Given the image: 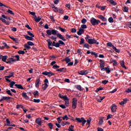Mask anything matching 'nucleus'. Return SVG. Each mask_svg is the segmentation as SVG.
Listing matches in <instances>:
<instances>
[{
	"label": "nucleus",
	"mask_w": 131,
	"mask_h": 131,
	"mask_svg": "<svg viewBox=\"0 0 131 131\" xmlns=\"http://www.w3.org/2000/svg\"><path fill=\"white\" fill-rule=\"evenodd\" d=\"M57 32L58 31L56 30H47L46 31L47 35L49 36H51L52 35H56L57 38H59L60 39H61L63 41H66L67 39L63 36V35L60 33H57Z\"/></svg>",
	"instance_id": "1"
},
{
	"label": "nucleus",
	"mask_w": 131,
	"mask_h": 131,
	"mask_svg": "<svg viewBox=\"0 0 131 131\" xmlns=\"http://www.w3.org/2000/svg\"><path fill=\"white\" fill-rule=\"evenodd\" d=\"M47 42H48V48L50 50H52L53 48L51 47H55L57 43V42H55V41L52 42L50 39H48L47 40Z\"/></svg>",
	"instance_id": "2"
},
{
	"label": "nucleus",
	"mask_w": 131,
	"mask_h": 131,
	"mask_svg": "<svg viewBox=\"0 0 131 131\" xmlns=\"http://www.w3.org/2000/svg\"><path fill=\"white\" fill-rule=\"evenodd\" d=\"M90 22L93 26L98 25L99 23H101L100 20L96 19L94 17H92L90 19Z\"/></svg>",
	"instance_id": "3"
},
{
	"label": "nucleus",
	"mask_w": 131,
	"mask_h": 131,
	"mask_svg": "<svg viewBox=\"0 0 131 131\" xmlns=\"http://www.w3.org/2000/svg\"><path fill=\"white\" fill-rule=\"evenodd\" d=\"M76 120L79 123H82V126H84L85 124V122H86V120L84 119V117H81V118H76Z\"/></svg>",
	"instance_id": "4"
},
{
	"label": "nucleus",
	"mask_w": 131,
	"mask_h": 131,
	"mask_svg": "<svg viewBox=\"0 0 131 131\" xmlns=\"http://www.w3.org/2000/svg\"><path fill=\"white\" fill-rule=\"evenodd\" d=\"M77 102H78V100H77V98H73L72 107L73 109H75V108H77Z\"/></svg>",
	"instance_id": "5"
},
{
	"label": "nucleus",
	"mask_w": 131,
	"mask_h": 131,
	"mask_svg": "<svg viewBox=\"0 0 131 131\" xmlns=\"http://www.w3.org/2000/svg\"><path fill=\"white\" fill-rule=\"evenodd\" d=\"M88 42L91 45H94L95 43H96L97 45H99V42H98L96 39H95V38L89 39V40H88Z\"/></svg>",
	"instance_id": "6"
},
{
	"label": "nucleus",
	"mask_w": 131,
	"mask_h": 131,
	"mask_svg": "<svg viewBox=\"0 0 131 131\" xmlns=\"http://www.w3.org/2000/svg\"><path fill=\"white\" fill-rule=\"evenodd\" d=\"M98 19H100L103 22H107V19L102 15H99L97 16Z\"/></svg>",
	"instance_id": "7"
},
{
	"label": "nucleus",
	"mask_w": 131,
	"mask_h": 131,
	"mask_svg": "<svg viewBox=\"0 0 131 131\" xmlns=\"http://www.w3.org/2000/svg\"><path fill=\"white\" fill-rule=\"evenodd\" d=\"M7 61H6V62L7 64H12L13 63L12 62H14L16 61V59H14L13 58H9V59H8Z\"/></svg>",
	"instance_id": "8"
},
{
	"label": "nucleus",
	"mask_w": 131,
	"mask_h": 131,
	"mask_svg": "<svg viewBox=\"0 0 131 131\" xmlns=\"http://www.w3.org/2000/svg\"><path fill=\"white\" fill-rule=\"evenodd\" d=\"M85 32V30L82 28H80L79 31L77 32V34L79 36H81L82 34H84Z\"/></svg>",
	"instance_id": "9"
},
{
	"label": "nucleus",
	"mask_w": 131,
	"mask_h": 131,
	"mask_svg": "<svg viewBox=\"0 0 131 131\" xmlns=\"http://www.w3.org/2000/svg\"><path fill=\"white\" fill-rule=\"evenodd\" d=\"M59 97L61 98V99H63L64 100V101H66V100H70V99L68 98L67 97V96L65 95V96H63L61 94H58Z\"/></svg>",
	"instance_id": "10"
},
{
	"label": "nucleus",
	"mask_w": 131,
	"mask_h": 131,
	"mask_svg": "<svg viewBox=\"0 0 131 131\" xmlns=\"http://www.w3.org/2000/svg\"><path fill=\"white\" fill-rule=\"evenodd\" d=\"M88 73H89V72L88 70L80 71V72H78V74L80 75H87Z\"/></svg>",
	"instance_id": "11"
},
{
	"label": "nucleus",
	"mask_w": 131,
	"mask_h": 131,
	"mask_svg": "<svg viewBox=\"0 0 131 131\" xmlns=\"http://www.w3.org/2000/svg\"><path fill=\"white\" fill-rule=\"evenodd\" d=\"M99 61L100 62L99 63V64H100V68H104V66H105V63H104V61L102 59H100L99 60Z\"/></svg>",
	"instance_id": "12"
},
{
	"label": "nucleus",
	"mask_w": 131,
	"mask_h": 131,
	"mask_svg": "<svg viewBox=\"0 0 131 131\" xmlns=\"http://www.w3.org/2000/svg\"><path fill=\"white\" fill-rule=\"evenodd\" d=\"M67 71V69H66V68H61V69H57V70H56L57 72H63V73H66Z\"/></svg>",
	"instance_id": "13"
},
{
	"label": "nucleus",
	"mask_w": 131,
	"mask_h": 131,
	"mask_svg": "<svg viewBox=\"0 0 131 131\" xmlns=\"http://www.w3.org/2000/svg\"><path fill=\"white\" fill-rule=\"evenodd\" d=\"M41 82H40V79H37V80H36V82L35 83V86H36V88H38L39 86V84H41Z\"/></svg>",
	"instance_id": "14"
},
{
	"label": "nucleus",
	"mask_w": 131,
	"mask_h": 131,
	"mask_svg": "<svg viewBox=\"0 0 131 131\" xmlns=\"http://www.w3.org/2000/svg\"><path fill=\"white\" fill-rule=\"evenodd\" d=\"M25 37L28 40H29V41H33L34 40V38L33 37L25 35Z\"/></svg>",
	"instance_id": "15"
},
{
	"label": "nucleus",
	"mask_w": 131,
	"mask_h": 131,
	"mask_svg": "<svg viewBox=\"0 0 131 131\" xmlns=\"http://www.w3.org/2000/svg\"><path fill=\"white\" fill-rule=\"evenodd\" d=\"M111 110L113 113L115 112L117 110V106L115 104H114L113 105L111 106Z\"/></svg>",
	"instance_id": "16"
},
{
	"label": "nucleus",
	"mask_w": 131,
	"mask_h": 131,
	"mask_svg": "<svg viewBox=\"0 0 131 131\" xmlns=\"http://www.w3.org/2000/svg\"><path fill=\"white\" fill-rule=\"evenodd\" d=\"M124 60H120V65L123 68H124L125 70H127L126 67L125 66L124 64Z\"/></svg>",
	"instance_id": "17"
},
{
	"label": "nucleus",
	"mask_w": 131,
	"mask_h": 131,
	"mask_svg": "<svg viewBox=\"0 0 131 131\" xmlns=\"http://www.w3.org/2000/svg\"><path fill=\"white\" fill-rule=\"evenodd\" d=\"M36 123L38 125H41V118H37V119H36Z\"/></svg>",
	"instance_id": "18"
},
{
	"label": "nucleus",
	"mask_w": 131,
	"mask_h": 131,
	"mask_svg": "<svg viewBox=\"0 0 131 131\" xmlns=\"http://www.w3.org/2000/svg\"><path fill=\"white\" fill-rule=\"evenodd\" d=\"M52 6H53L52 7V8L54 9L53 11L55 12H59V9L57 7H55L54 6V4H53Z\"/></svg>",
	"instance_id": "19"
},
{
	"label": "nucleus",
	"mask_w": 131,
	"mask_h": 131,
	"mask_svg": "<svg viewBox=\"0 0 131 131\" xmlns=\"http://www.w3.org/2000/svg\"><path fill=\"white\" fill-rule=\"evenodd\" d=\"M11 77H14L13 72H10V75L9 76H5V78H10Z\"/></svg>",
	"instance_id": "20"
},
{
	"label": "nucleus",
	"mask_w": 131,
	"mask_h": 131,
	"mask_svg": "<svg viewBox=\"0 0 131 131\" xmlns=\"http://www.w3.org/2000/svg\"><path fill=\"white\" fill-rule=\"evenodd\" d=\"M48 86H49V85H48L47 84H44L42 85V89L45 91L48 88Z\"/></svg>",
	"instance_id": "21"
},
{
	"label": "nucleus",
	"mask_w": 131,
	"mask_h": 131,
	"mask_svg": "<svg viewBox=\"0 0 131 131\" xmlns=\"http://www.w3.org/2000/svg\"><path fill=\"white\" fill-rule=\"evenodd\" d=\"M15 86L18 89L24 90V88L22 86L21 84H15Z\"/></svg>",
	"instance_id": "22"
},
{
	"label": "nucleus",
	"mask_w": 131,
	"mask_h": 131,
	"mask_svg": "<svg viewBox=\"0 0 131 131\" xmlns=\"http://www.w3.org/2000/svg\"><path fill=\"white\" fill-rule=\"evenodd\" d=\"M48 126L49 127V128H50V129H52V128L54 126V125L52 123H49L48 124Z\"/></svg>",
	"instance_id": "23"
},
{
	"label": "nucleus",
	"mask_w": 131,
	"mask_h": 131,
	"mask_svg": "<svg viewBox=\"0 0 131 131\" xmlns=\"http://www.w3.org/2000/svg\"><path fill=\"white\" fill-rule=\"evenodd\" d=\"M65 61L67 62V63H68L71 61V59L69 57H66L65 58Z\"/></svg>",
	"instance_id": "24"
},
{
	"label": "nucleus",
	"mask_w": 131,
	"mask_h": 131,
	"mask_svg": "<svg viewBox=\"0 0 131 131\" xmlns=\"http://www.w3.org/2000/svg\"><path fill=\"white\" fill-rule=\"evenodd\" d=\"M7 58H8V56L7 55L3 56V57H2V61L3 62H6Z\"/></svg>",
	"instance_id": "25"
},
{
	"label": "nucleus",
	"mask_w": 131,
	"mask_h": 131,
	"mask_svg": "<svg viewBox=\"0 0 131 131\" xmlns=\"http://www.w3.org/2000/svg\"><path fill=\"white\" fill-rule=\"evenodd\" d=\"M50 38L52 40H54L55 42L57 41V37L55 35H52L50 37Z\"/></svg>",
	"instance_id": "26"
},
{
	"label": "nucleus",
	"mask_w": 131,
	"mask_h": 131,
	"mask_svg": "<svg viewBox=\"0 0 131 131\" xmlns=\"http://www.w3.org/2000/svg\"><path fill=\"white\" fill-rule=\"evenodd\" d=\"M58 29L62 33H64L67 31V30L65 29L62 28L60 26L58 27Z\"/></svg>",
	"instance_id": "27"
},
{
	"label": "nucleus",
	"mask_w": 131,
	"mask_h": 131,
	"mask_svg": "<svg viewBox=\"0 0 131 131\" xmlns=\"http://www.w3.org/2000/svg\"><path fill=\"white\" fill-rule=\"evenodd\" d=\"M22 96L23 97L25 98L26 99H29L30 98L27 95V93H23L22 94Z\"/></svg>",
	"instance_id": "28"
},
{
	"label": "nucleus",
	"mask_w": 131,
	"mask_h": 131,
	"mask_svg": "<svg viewBox=\"0 0 131 131\" xmlns=\"http://www.w3.org/2000/svg\"><path fill=\"white\" fill-rule=\"evenodd\" d=\"M103 119H104V117H101L100 121L99 122V124L100 125H101V124H102L103 122Z\"/></svg>",
	"instance_id": "29"
},
{
	"label": "nucleus",
	"mask_w": 131,
	"mask_h": 131,
	"mask_svg": "<svg viewBox=\"0 0 131 131\" xmlns=\"http://www.w3.org/2000/svg\"><path fill=\"white\" fill-rule=\"evenodd\" d=\"M107 46L111 47V48H112V49H113V47H115V46L111 42H109L107 43Z\"/></svg>",
	"instance_id": "30"
},
{
	"label": "nucleus",
	"mask_w": 131,
	"mask_h": 131,
	"mask_svg": "<svg viewBox=\"0 0 131 131\" xmlns=\"http://www.w3.org/2000/svg\"><path fill=\"white\" fill-rule=\"evenodd\" d=\"M91 55L95 56V58L98 57V53H96L95 52H94V51L91 52Z\"/></svg>",
	"instance_id": "31"
},
{
	"label": "nucleus",
	"mask_w": 131,
	"mask_h": 131,
	"mask_svg": "<svg viewBox=\"0 0 131 131\" xmlns=\"http://www.w3.org/2000/svg\"><path fill=\"white\" fill-rule=\"evenodd\" d=\"M88 28V27L86 26V25H85L84 24H83V25H82L81 26V28L80 29H86Z\"/></svg>",
	"instance_id": "32"
},
{
	"label": "nucleus",
	"mask_w": 131,
	"mask_h": 131,
	"mask_svg": "<svg viewBox=\"0 0 131 131\" xmlns=\"http://www.w3.org/2000/svg\"><path fill=\"white\" fill-rule=\"evenodd\" d=\"M2 98L3 99V101L5 100L6 101H8L11 98V97H5V96H3Z\"/></svg>",
	"instance_id": "33"
},
{
	"label": "nucleus",
	"mask_w": 131,
	"mask_h": 131,
	"mask_svg": "<svg viewBox=\"0 0 131 131\" xmlns=\"http://www.w3.org/2000/svg\"><path fill=\"white\" fill-rule=\"evenodd\" d=\"M116 53H119L120 52V50L116 48V47H113V49Z\"/></svg>",
	"instance_id": "34"
},
{
	"label": "nucleus",
	"mask_w": 131,
	"mask_h": 131,
	"mask_svg": "<svg viewBox=\"0 0 131 131\" xmlns=\"http://www.w3.org/2000/svg\"><path fill=\"white\" fill-rule=\"evenodd\" d=\"M58 43H59V45L66 46V43L61 40H58Z\"/></svg>",
	"instance_id": "35"
},
{
	"label": "nucleus",
	"mask_w": 131,
	"mask_h": 131,
	"mask_svg": "<svg viewBox=\"0 0 131 131\" xmlns=\"http://www.w3.org/2000/svg\"><path fill=\"white\" fill-rule=\"evenodd\" d=\"M111 63H113L114 66H117L118 64L117 62L115 60H112V61H111Z\"/></svg>",
	"instance_id": "36"
},
{
	"label": "nucleus",
	"mask_w": 131,
	"mask_h": 131,
	"mask_svg": "<svg viewBox=\"0 0 131 131\" xmlns=\"http://www.w3.org/2000/svg\"><path fill=\"white\" fill-rule=\"evenodd\" d=\"M18 53L20 55H24L25 54V52L23 50H19L18 51Z\"/></svg>",
	"instance_id": "37"
},
{
	"label": "nucleus",
	"mask_w": 131,
	"mask_h": 131,
	"mask_svg": "<svg viewBox=\"0 0 131 131\" xmlns=\"http://www.w3.org/2000/svg\"><path fill=\"white\" fill-rule=\"evenodd\" d=\"M52 68H53V69H59V68H60V66H58V65L56 64H55L52 67Z\"/></svg>",
	"instance_id": "38"
},
{
	"label": "nucleus",
	"mask_w": 131,
	"mask_h": 131,
	"mask_svg": "<svg viewBox=\"0 0 131 131\" xmlns=\"http://www.w3.org/2000/svg\"><path fill=\"white\" fill-rule=\"evenodd\" d=\"M112 9L113 11H115L116 12H117L119 11V9H118V7H114Z\"/></svg>",
	"instance_id": "39"
},
{
	"label": "nucleus",
	"mask_w": 131,
	"mask_h": 131,
	"mask_svg": "<svg viewBox=\"0 0 131 131\" xmlns=\"http://www.w3.org/2000/svg\"><path fill=\"white\" fill-rule=\"evenodd\" d=\"M27 33L28 34V35L29 36H30L32 37H35V35L32 33H31L30 31H28Z\"/></svg>",
	"instance_id": "40"
},
{
	"label": "nucleus",
	"mask_w": 131,
	"mask_h": 131,
	"mask_svg": "<svg viewBox=\"0 0 131 131\" xmlns=\"http://www.w3.org/2000/svg\"><path fill=\"white\" fill-rule=\"evenodd\" d=\"M85 39L86 40V41L88 42V41L91 40V36L89 35H86V36L85 37Z\"/></svg>",
	"instance_id": "41"
},
{
	"label": "nucleus",
	"mask_w": 131,
	"mask_h": 131,
	"mask_svg": "<svg viewBox=\"0 0 131 131\" xmlns=\"http://www.w3.org/2000/svg\"><path fill=\"white\" fill-rule=\"evenodd\" d=\"M68 119H70V118H68V115H65L62 117L63 120H68Z\"/></svg>",
	"instance_id": "42"
},
{
	"label": "nucleus",
	"mask_w": 131,
	"mask_h": 131,
	"mask_svg": "<svg viewBox=\"0 0 131 131\" xmlns=\"http://www.w3.org/2000/svg\"><path fill=\"white\" fill-rule=\"evenodd\" d=\"M31 101H34V102L35 103H39L40 102V99H34V100H31Z\"/></svg>",
	"instance_id": "43"
},
{
	"label": "nucleus",
	"mask_w": 131,
	"mask_h": 131,
	"mask_svg": "<svg viewBox=\"0 0 131 131\" xmlns=\"http://www.w3.org/2000/svg\"><path fill=\"white\" fill-rule=\"evenodd\" d=\"M75 88L80 91H83L81 85H76Z\"/></svg>",
	"instance_id": "44"
},
{
	"label": "nucleus",
	"mask_w": 131,
	"mask_h": 131,
	"mask_svg": "<svg viewBox=\"0 0 131 131\" xmlns=\"http://www.w3.org/2000/svg\"><path fill=\"white\" fill-rule=\"evenodd\" d=\"M71 32L72 33H76L77 32V29L75 28H72Z\"/></svg>",
	"instance_id": "45"
},
{
	"label": "nucleus",
	"mask_w": 131,
	"mask_h": 131,
	"mask_svg": "<svg viewBox=\"0 0 131 131\" xmlns=\"http://www.w3.org/2000/svg\"><path fill=\"white\" fill-rule=\"evenodd\" d=\"M24 47L26 49L29 50V49H31V47L30 46H28V43H26L24 45Z\"/></svg>",
	"instance_id": "46"
},
{
	"label": "nucleus",
	"mask_w": 131,
	"mask_h": 131,
	"mask_svg": "<svg viewBox=\"0 0 131 131\" xmlns=\"http://www.w3.org/2000/svg\"><path fill=\"white\" fill-rule=\"evenodd\" d=\"M110 3L112 4H113V5L115 6L117 4V3L115 2H114V0H110Z\"/></svg>",
	"instance_id": "47"
},
{
	"label": "nucleus",
	"mask_w": 131,
	"mask_h": 131,
	"mask_svg": "<svg viewBox=\"0 0 131 131\" xmlns=\"http://www.w3.org/2000/svg\"><path fill=\"white\" fill-rule=\"evenodd\" d=\"M108 22H110V23H113L114 22V19L113 18V17H110L108 19Z\"/></svg>",
	"instance_id": "48"
},
{
	"label": "nucleus",
	"mask_w": 131,
	"mask_h": 131,
	"mask_svg": "<svg viewBox=\"0 0 131 131\" xmlns=\"http://www.w3.org/2000/svg\"><path fill=\"white\" fill-rule=\"evenodd\" d=\"M41 20V18L40 17V16L38 17V18H37L36 19H35V21L36 23H38V22L40 21V20Z\"/></svg>",
	"instance_id": "49"
},
{
	"label": "nucleus",
	"mask_w": 131,
	"mask_h": 131,
	"mask_svg": "<svg viewBox=\"0 0 131 131\" xmlns=\"http://www.w3.org/2000/svg\"><path fill=\"white\" fill-rule=\"evenodd\" d=\"M83 47L85 48H86L88 49H90V45H89L88 43H85L83 46Z\"/></svg>",
	"instance_id": "50"
},
{
	"label": "nucleus",
	"mask_w": 131,
	"mask_h": 131,
	"mask_svg": "<svg viewBox=\"0 0 131 131\" xmlns=\"http://www.w3.org/2000/svg\"><path fill=\"white\" fill-rule=\"evenodd\" d=\"M34 96L36 97L37 96H38L39 93L37 91H36L35 92H34L33 93Z\"/></svg>",
	"instance_id": "51"
},
{
	"label": "nucleus",
	"mask_w": 131,
	"mask_h": 131,
	"mask_svg": "<svg viewBox=\"0 0 131 131\" xmlns=\"http://www.w3.org/2000/svg\"><path fill=\"white\" fill-rule=\"evenodd\" d=\"M28 45L30 46H34V43L33 42L29 41L28 42Z\"/></svg>",
	"instance_id": "52"
},
{
	"label": "nucleus",
	"mask_w": 131,
	"mask_h": 131,
	"mask_svg": "<svg viewBox=\"0 0 131 131\" xmlns=\"http://www.w3.org/2000/svg\"><path fill=\"white\" fill-rule=\"evenodd\" d=\"M49 73H50V72H47V71H46L45 72H43V73H42V74L45 76H48L49 75Z\"/></svg>",
	"instance_id": "53"
},
{
	"label": "nucleus",
	"mask_w": 131,
	"mask_h": 131,
	"mask_svg": "<svg viewBox=\"0 0 131 131\" xmlns=\"http://www.w3.org/2000/svg\"><path fill=\"white\" fill-rule=\"evenodd\" d=\"M16 83L14 81H12L11 82V83L10 84V88H13V85Z\"/></svg>",
	"instance_id": "54"
},
{
	"label": "nucleus",
	"mask_w": 131,
	"mask_h": 131,
	"mask_svg": "<svg viewBox=\"0 0 131 131\" xmlns=\"http://www.w3.org/2000/svg\"><path fill=\"white\" fill-rule=\"evenodd\" d=\"M13 57H15L16 58V61H19V59H20V57H19V56L18 55H15L13 56Z\"/></svg>",
	"instance_id": "55"
},
{
	"label": "nucleus",
	"mask_w": 131,
	"mask_h": 131,
	"mask_svg": "<svg viewBox=\"0 0 131 131\" xmlns=\"http://www.w3.org/2000/svg\"><path fill=\"white\" fill-rule=\"evenodd\" d=\"M86 21H87L86 19L83 18L81 20V23L82 24H85V23H86Z\"/></svg>",
	"instance_id": "56"
},
{
	"label": "nucleus",
	"mask_w": 131,
	"mask_h": 131,
	"mask_svg": "<svg viewBox=\"0 0 131 131\" xmlns=\"http://www.w3.org/2000/svg\"><path fill=\"white\" fill-rule=\"evenodd\" d=\"M2 18H4V19H8V20H9V21H11V19L10 18V17H8L7 18L5 15H2Z\"/></svg>",
	"instance_id": "57"
},
{
	"label": "nucleus",
	"mask_w": 131,
	"mask_h": 131,
	"mask_svg": "<svg viewBox=\"0 0 131 131\" xmlns=\"http://www.w3.org/2000/svg\"><path fill=\"white\" fill-rule=\"evenodd\" d=\"M60 118H61V117H59L57 118V120L59 124L61 123V121H62V120Z\"/></svg>",
	"instance_id": "58"
},
{
	"label": "nucleus",
	"mask_w": 131,
	"mask_h": 131,
	"mask_svg": "<svg viewBox=\"0 0 131 131\" xmlns=\"http://www.w3.org/2000/svg\"><path fill=\"white\" fill-rule=\"evenodd\" d=\"M6 122L7 123V124H5V125H7L8 126H9L10 124V121H9V119H6Z\"/></svg>",
	"instance_id": "59"
},
{
	"label": "nucleus",
	"mask_w": 131,
	"mask_h": 131,
	"mask_svg": "<svg viewBox=\"0 0 131 131\" xmlns=\"http://www.w3.org/2000/svg\"><path fill=\"white\" fill-rule=\"evenodd\" d=\"M65 101V102H64L65 105H66L67 106H69V103H70L69 100H66V101Z\"/></svg>",
	"instance_id": "60"
},
{
	"label": "nucleus",
	"mask_w": 131,
	"mask_h": 131,
	"mask_svg": "<svg viewBox=\"0 0 131 131\" xmlns=\"http://www.w3.org/2000/svg\"><path fill=\"white\" fill-rule=\"evenodd\" d=\"M7 12H8V13H9V14H12V15H14V13H13L12 11H11V10H9V9L8 10Z\"/></svg>",
	"instance_id": "61"
},
{
	"label": "nucleus",
	"mask_w": 131,
	"mask_h": 131,
	"mask_svg": "<svg viewBox=\"0 0 131 131\" xmlns=\"http://www.w3.org/2000/svg\"><path fill=\"white\" fill-rule=\"evenodd\" d=\"M123 11L125 12H128V7H124L123 8Z\"/></svg>",
	"instance_id": "62"
},
{
	"label": "nucleus",
	"mask_w": 131,
	"mask_h": 131,
	"mask_svg": "<svg viewBox=\"0 0 131 131\" xmlns=\"http://www.w3.org/2000/svg\"><path fill=\"white\" fill-rule=\"evenodd\" d=\"M113 117V115L111 114H109L107 116V119L106 120H108V119H110V118H112Z\"/></svg>",
	"instance_id": "63"
},
{
	"label": "nucleus",
	"mask_w": 131,
	"mask_h": 131,
	"mask_svg": "<svg viewBox=\"0 0 131 131\" xmlns=\"http://www.w3.org/2000/svg\"><path fill=\"white\" fill-rule=\"evenodd\" d=\"M103 90V88H98L96 91L95 92L96 93H98L99 91H101V90Z\"/></svg>",
	"instance_id": "64"
}]
</instances>
